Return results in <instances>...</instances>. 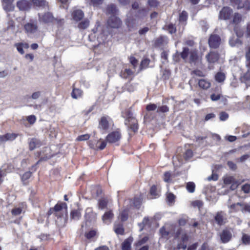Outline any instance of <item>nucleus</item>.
I'll list each match as a JSON object with an SVG mask.
<instances>
[{"instance_id":"obj_61","label":"nucleus","mask_w":250,"mask_h":250,"mask_svg":"<svg viewBox=\"0 0 250 250\" xmlns=\"http://www.w3.org/2000/svg\"><path fill=\"white\" fill-rule=\"evenodd\" d=\"M230 1L232 5L237 6L238 9H239V6L242 2V0H230Z\"/></svg>"},{"instance_id":"obj_38","label":"nucleus","mask_w":250,"mask_h":250,"mask_svg":"<svg viewBox=\"0 0 250 250\" xmlns=\"http://www.w3.org/2000/svg\"><path fill=\"white\" fill-rule=\"evenodd\" d=\"M243 80L245 81L247 86H250V71L248 70L247 73L243 77Z\"/></svg>"},{"instance_id":"obj_45","label":"nucleus","mask_w":250,"mask_h":250,"mask_svg":"<svg viewBox=\"0 0 250 250\" xmlns=\"http://www.w3.org/2000/svg\"><path fill=\"white\" fill-rule=\"evenodd\" d=\"M191 204L193 207H197L199 209H200L203 205V202L200 200L193 201L191 202Z\"/></svg>"},{"instance_id":"obj_54","label":"nucleus","mask_w":250,"mask_h":250,"mask_svg":"<svg viewBox=\"0 0 250 250\" xmlns=\"http://www.w3.org/2000/svg\"><path fill=\"white\" fill-rule=\"evenodd\" d=\"M188 14L185 11H183L179 16V21H185L187 19Z\"/></svg>"},{"instance_id":"obj_28","label":"nucleus","mask_w":250,"mask_h":250,"mask_svg":"<svg viewBox=\"0 0 250 250\" xmlns=\"http://www.w3.org/2000/svg\"><path fill=\"white\" fill-rule=\"evenodd\" d=\"M114 231L118 234H123L124 229L122 224L115 223L114 225Z\"/></svg>"},{"instance_id":"obj_12","label":"nucleus","mask_w":250,"mask_h":250,"mask_svg":"<svg viewBox=\"0 0 250 250\" xmlns=\"http://www.w3.org/2000/svg\"><path fill=\"white\" fill-rule=\"evenodd\" d=\"M109 118L108 117L103 116L101 117L99 121L98 127L102 130H107L109 127Z\"/></svg>"},{"instance_id":"obj_15","label":"nucleus","mask_w":250,"mask_h":250,"mask_svg":"<svg viewBox=\"0 0 250 250\" xmlns=\"http://www.w3.org/2000/svg\"><path fill=\"white\" fill-rule=\"evenodd\" d=\"M24 29L28 34L35 33L38 30V26L36 23H27L24 25Z\"/></svg>"},{"instance_id":"obj_63","label":"nucleus","mask_w":250,"mask_h":250,"mask_svg":"<svg viewBox=\"0 0 250 250\" xmlns=\"http://www.w3.org/2000/svg\"><path fill=\"white\" fill-rule=\"evenodd\" d=\"M228 117L229 115L225 112H222L220 114V119L221 121H225Z\"/></svg>"},{"instance_id":"obj_18","label":"nucleus","mask_w":250,"mask_h":250,"mask_svg":"<svg viewBox=\"0 0 250 250\" xmlns=\"http://www.w3.org/2000/svg\"><path fill=\"white\" fill-rule=\"evenodd\" d=\"M17 5L20 10H27L30 7L29 3L26 0L19 1L17 3Z\"/></svg>"},{"instance_id":"obj_57","label":"nucleus","mask_w":250,"mask_h":250,"mask_svg":"<svg viewBox=\"0 0 250 250\" xmlns=\"http://www.w3.org/2000/svg\"><path fill=\"white\" fill-rule=\"evenodd\" d=\"M157 105L155 104H150L147 105L146 107V109L148 111H154L157 109Z\"/></svg>"},{"instance_id":"obj_26","label":"nucleus","mask_w":250,"mask_h":250,"mask_svg":"<svg viewBox=\"0 0 250 250\" xmlns=\"http://www.w3.org/2000/svg\"><path fill=\"white\" fill-rule=\"evenodd\" d=\"M56 216L57 217V218L56 220V222L57 225L60 227L64 226L66 223V219L65 217H64L63 215L61 214Z\"/></svg>"},{"instance_id":"obj_46","label":"nucleus","mask_w":250,"mask_h":250,"mask_svg":"<svg viewBox=\"0 0 250 250\" xmlns=\"http://www.w3.org/2000/svg\"><path fill=\"white\" fill-rule=\"evenodd\" d=\"M128 217L127 211L125 210L123 211L119 215V218H120L122 221H126Z\"/></svg>"},{"instance_id":"obj_35","label":"nucleus","mask_w":250,"mask_h":250,"mask_svg":"<svg viewBox=\"0 0 250 250\" xmlns=\"http://www.w3.org/2000/svg\"><path fill=\"white\" fill-rule=\"evenodd\" d=\"M242 21V15L239 13H235L232 22L233 23L237 24Z\"/></svg>"},{"instance_id":"obj_11","label":"nucleus","mask_w":250,"mask_h":250,"mask_svg":"<svg viewBox=\"0 0 250 250\" xmlns=\"http://www.w3.org/2000/svg\"><path fill=\"white\" fill-rule=\"evenodd\" d=\"M225 216L226 214L222 211L218 212L216 213L214 217V219L218 225L221 226L226 223V218Z\"/></svg>"},{"instance_id":"obj_44","label":"nucleus","mask_w":250,"mask_h":250,"mask_svg":"<svg viewBox=\"0 0 250 250\" xmlns=\"http://www.w3.org/2000/svg\"><path fill=\"white\" fill-rule=\"evenodd\" d=\"M150 194L151 196H152L153 198H156V196L158 195L157 191V188L155 186H153L150 188Z\"/></svg>"},{"instance_id":"obj_30","label":"nucleus","mask_w":250,"mask_h":250,"mask_svg":"<svg viewBox=\"0 0 250 250\" xmlns=\"http://www.w3.org/2000/svg\"><path fill=\"white\" fill-rule=\"evenodd\" d=\"M237 205L241 207L242 211L250 213V203H237Z\"/></svg>"},{"instance_id":"obj_2","label":"nucleus","mask_w":250,"mask_h":250,"mask_svg":"<svg viewBox=\"0 0 250 250\" xmlns=\"http://www.w3.org/2000/svg\"><path fill=\"white\" fill-rule=\"evenodd\" d=\"M122 116L125 118V125L128 127V130L135 133L138 129L137 120L133 117L132 113L129 110H125L122 112Z\"/></svg>"},{"instance_id":"obj_29","label":"nucleus","mask_w":250,"mask_h":250,"mask_svg":"<svg viewBox=\"0 0 250 250\" xmlns=\"http://www.w3.org/2000/svg\"><path fill=\"white\" fill-rule=\"evenodd\" d=\"M163 29L167 30L170 34L174 33L176 31L175 26L172 23L166 25L163 27Z\"/></svg>"},{"instance_id":"obj_36","label":"nucleus","mask_w":250,"mask_h":250,"mask_svg":"<svg viewBox=\"0 0 250 250\" xmlns=\"http://www.w3.org/2000/svg\"><path fill=\"white\" fill-rule=\"evenodd\" d=\"M229 42V44L231 46L239 45L242 44V42L238 38H236L235 39L234 38H231L230 39Z\"/></svg>"},{"instance_id":"obj_37","label":"nucleus","mask_w":250,"mask_h":250,"mask_svg":"<svg viewBox=\"0 0 250 250\" xmlns=\"http://www.w3.org/2000/svg\"><path fill=\"white\" fill-rule=\"evenodd\" d=\"M106 145V142L104 141H102L101 139H100L99 141L97 142V149H99L100 150H103L105 147Z\"/></svg>"},{"instance_id":"obj_4","label":"nucleus","mask_w":250,"mask_h":250,"mask_svg":"<svg viewBox=\"0 0 250 250\" xmlns=\"http://www.w3.org/2000/svg\"><path fill=\"white\" fill-rule=\"evenodd\" d=\"M39 21L40 22L44 23H48L53 22L56 21L58 23H62L63 22V20H57L55 19L53 15V14L50 12H45L44 13H39Z\"/></svg>"},{"instance_id":"obj_59","label":"nucleus","mask_w":250,"mask_h":250,"mask_svg":"<svg viewBox=\"0 0 250 250\" xmlns=\"http://www.w3.org/2000/svg\"><path fill=\"white\" fill-rule=\"evenodd\" d=\"M149 239L148 236H145L141 240H140L136 244L137 246H141L142 245L146 243Z\"/></svg>"},{"instance_id":"obj_17","label":"nucleus","mask_w":250,"mask_h":250,"mask_svg":"<svg viewBox=\"0 0 250 250\" xmlns=\"http://www.w3.org/2000/svg\"><path fill=\"white\" fill-rule=\"evenodd\" d=\"M114 217V214L111 210H109L104 213L102 217V220L104 223L109 224Z\"/></svg>"},{"instance_id":"obj_56","label":"nucleus","mask_w":250,"mask_h":250,"mask_svg":"<svg viewBox=\"0 0 250 250\" xmlns=\"http://www.w3.org/2000/svg\"><path fill=\"white\" fill-rule=\"evenodd\" d=\"M41 96V91H36V92H33L32 94V95L31 96V98L33 100H37V99H39Z\"/></svg>"},{"instance_id":"obj_27","label":"nucleus","mask_w":250,"mask_h":250,"mask_svg":"<svg viewBox=\"0 0 250 250\" xmlns=\"http://www.w3.org/2000/svg\"><path fill=\"white\" fill-rule=\"evenodd\" d=\"M89 20L87 19H84L78 24V27L81 30L86 29L89 25Z\"/></svg>"},{"instance_id":"obj_14","label":"nucleus","mask_w":250,"mask_h":250,"mask_svg":"<svg viewBox=\"0 0 250 250\" xmlns=\"http://www.w3.org/2000/svg\"><path fill=\"white\" fill-rule=\"evenodd\" d=\"M32 2L34 6L49 9L48 2L46 0H32Z\"/></svg>"},{"instance_id":"obj_55","label":"nucleus","mask_w":250,"mask_h":250,"mask_svg":"<svg viewBox=\"0 0 250 250\" xmlns=\"http://www.w3.org/2000/svg\"><path fill=\"white\" fill-rule=\"evenodd\" d=\"M90 137V136L88 134L80 135L77 138V140L79 141L87 140Z\"/></svg>"},{"instance_id":"obj_32","label":"nucleus","mask_w":250,"mask_h":250,"mask_svg":"<svg viewBox=\"0 0 250 250\" xmlns=\"http://www.w3.org/2000/svg\"><path fill=\"white\" fill-rule=\"evenodd\" d=\"M83 92L78 88H74L71 93L72 97L74 99L80 97L82 95Z\"/></svg>"},{"instance_id":"obj_22","label":"nucleus","mask_w":250,"mask_h":250,"mask_svg":"<svg viewBox=\"0 0 250 250\" xmlns=\"http://www.w3.org/2000/svg\"><path fill=\"white\" fill-rule=\"evenodd\" d=\"M133 240L132 237H129L125 239L122 245V250H131V245Z\"/></svg>"},{"instance_id":"obj_39","label":"nucleus","mask_w":250,"mask_h":250,"mask_svg":"<svg viewBox=\"0 0 250 250\" xmlns=\"http://www.w3.org/2000/svg\"><path fill=\"white\" fill-rule=\"evenodd\" d=\"M195 185L193 182H188L187 184L186 188L189 192H193L195 190Z\"/></svg>"},{"instance_id":"obj_52","label":"nucleus","mask_w":250,"mask_h":250,"mask_svg":"<svg viewBox=\"0 0 250 250\" xmlns=\"http://www.w3.org/2000/svg\"><path fill=\"white\" fill-rule=\"evenodd\" d=\"M107 202L105 199L100 200L99 202V208L101 209L104 208L107 206Z\"/></svg>"},{"instance_id":"obj_51","label":"nucleus","mask_w":250,"mask_h":250,"mask_svg":"<svg viewBox=\"0 0 250 250\" xmlns=\"http://www.w3.org/2000/svg\"><path fill=\"white\" fill-rule=\"evenodd\" d=\"M222 96L220 93H213L210 95V99L212 101H217Z\"/></svg>"},{"instance_id":"obj_43","label":"nucleus","mask_w":250,"mask_h":250,"mask_svg":"<svg viewBox=\"0 0 250 250\" xmlns=\"http://www.w3.org/2000/svg\"><path fill=\"white\" fill-rule=\"evenodd\" d=\"M193 156V152L191 149H187L184 154L185 160H188L190 159Z\"/></svg>"},{"instance_id":"obj_53","label":"nucleus","mask_w":250,"mask_h":250,"mask_svg":"<svg viewBox=\"0 0 250 250\" xmlns=\"http://www.w3.org/2000/svg\"><path fill=\"white\" fill-rule=\"evenodd\" d=\"M191 74L195 75H196L197 76H199V77H204L205 76L204 73L202 71H201L200 70H198V69L192 71L191 72Z\"/></svg>"},{"instance_id":"obj_49","label":"nucleus","mask_w":250,"mask_h":250,"mask_svg":"<svg viewBox=\"0 0 250 250\" xmlns=\"http://www.w3.org/2000/svg\"><path fill=\"white\" fill-rule=\"evenodd\" d=\"M241 189L245 193H249L250 192V185L244 184L242 186Z\"/></svg>"},{"instance_id":"obj_47","label":"nucleus","mask_w":250,"mask_h":250,"mask_svg":"<svg viewBox=\"0 0 250 250\" xmlns=\"http://www.w3.org/2000/svg\"><path fill=\"white\" fill-rule=\"evenodd\" d=\"M32 173L30 171L25 172L21 177L22 181L24 184H26V181L28 180L31 176Z\"/></svg>"},{"instance_id":"obj_8","label":"nucleus","mask_w":250,"mask_h":250,"mask_svg":"<svg viewBox=\"0 0 250 250\" xmlns=\"http://www.w3.org/2000/svg\"><path fill=\"white\" fill-rule=\"evenodd\" d=\"M108 26L113 28H118L122 25L121 20L115 16H111L107 21Z\"/></svg>"},{"instance_id":"obj_48","label":"nucleus","mask_w":250,"mask_h":250,"mask_svg":"<svg viewBox=\"0 0 250 250\" xmlns=\"http://www.w3.org/2000/svg\"><path fill=\"white\" fill-rule=\"evenodd\" d=\"M172 177V175L169 172H166L164 174V180L166 182H171V180L170 179L171 177Z\"/></svg>"},{"instance_id":"obj_3","label":"nucleus","mask_w":250,"mask_h":250,"mask_svg":"<svg viewBox=\"0 0 250 250\" xmlns=\"http://www.w3.org/2000/svg\"><path fill=\"white\" fill-rule=\"evenodd\" d=\"M159 231L163 237L168 238L172 236L177 238L181 233V229L177 228L175 225H171L168 226L167 230L166 227H163L160 229Z\"/></svg>"},{"instance_id":"obj_25","label":"nucleus","mask_w":250,"mask_h":250,"mask_svg":"<svg viewBox=\"0 0 250 250\" xmlns=\"http://www.w3.org/2000/svg\"><path fill=\"white\" fill-rule=\"evenodd\" d=\"M106 10L107 14L113 15V16L116 15L118 11L116 5L112 3L107 5Z\"/></svg>"},{"instance_id":"obj_42","label":"nucleus","mask_w":250,"mask_h":250,"mask_svg":"<svg viewBox=\"0 0 250 250\" xmlns=\"http://www.w3.org/2000/svg\"><path fill=\"white\" fill-rule=\"evenodd\" d=\"M242 240L244 244L249 245L250 244V235L244 234L242 238Z\"/></svg>"},{"instance_id":"obj_40","label":"nucleus","mask_w":250,"mask_h":250,"mask_svg":"<svg viewBox=\"0 0 250 250\" xmlns=\"http://www.w3.org/2000/svg\"><path fill=\"white\" fill-rule=\"evenodd\" d=\"M175 199V196L173 194H172L171 193H167V202L169 204H172L174 202Z\"/></svg>"},{"instance_id":"obj_41","label":"nucleus","mask_w":250,"mask_h":250,"mask_svg":"<svg viewBox=\"0 0 250 250\" xmlns=\"http://www.w3.org/2000/svg\"><path fill=\"white\" fill-rule=\"evenodd\" d=\"M235 179L232 176H226L224 179V183L226 185L231 184Z\"/></svg>"},{"instance_id":"obj_23","label":"nucleus","mask_w":250,"mask_h":250,"mask_svg":"<svg viewBox=\"0 0 250 250\" xmlns=\"http://www.w3.org/2000/svg\"><path fill=\"white\" fill-rule=\"evenodd\" d=\"M41 145V143L40 140L36 138H32L29 143V149L31 150H33L36 147L40 146Z\"/></svg>"},{"instance_id":"obj_13","label":"nucleus","mask_w":250,"mask_h":250,"mask_svg":"<svg viewBox=\"0 0 250 250\" xmlns=\"http://www.w3.org/2000/svg\"><path fill=\"white\" fill-rule=\"evenodd\" d=\"M71 16L73 20L79 21L84 17V13L80 9H75L72 12Z\"/></svg>"},{"instance_id":"obj_33","label":"nucleus","mask_w":250,"mask_h":250,"mask_svg":"<svg viewBox=\"0 0 250 250\" xmlns=\"http://www.w3.org/2000/svg\"><path fill=\"white\" fill-rule=\"evenodd\" d=\"M81 216L79 210H73L71 212V218L75 220H79Z\"/></svg>"},{"instance_id":"obj_19","label":"nucleus","mask_w":250,"mask_h":250,"mask_svg":"<svg viewBox=\"0 0 250 250\" xmlns=\"http://www.w3.org/2000/svg\"><path fill=\"white\" fill-rule=\"evenodd\" d=\"M96 213L93 212L90 208H87L85 215V219L89 222L94 221L96 220Z\"/></svg>"},{"instance_id":"obj_60","label":"nucleus","mask_w":250,"mask_h":250,"mask_svg":"<svg viewBox=\"0 0 250 250\" xmlns=\"http://www.w3.org/2000/svg\"><path fill=\"white\" fill-rule=\"evenodd\" d=\"M22 211L21 208H15L12 210V213L14 215H18L21 213Z\"/></svg>"},{"instance_id":"obj_64","label":"nucleus","mask_w":250,"mask_h":250,"mask_svg":"<svg viewBox=\"0 0 250 250\" xmlns=\"http://www.w3.org/2000/svg\"><path fill=\"white\" fill-rule=\"evenodd\" d=\"M168 111V108L166 105H163L160 107L157 110V112H167Z\"/></svg>"},{"instance_id":"obj_50","label":"nucleus","mask_w":250,"mask_h":250,"mask_svg":"<svg viewBox=\"0 0 250 250\" xmlns=\"http://www.w3.org/2000/svg\"><path fill=\"white\" fill-rule=\"evenodd\" d=\"M142 203V199L140 198L135 197L134 199L133 204L134 206L139 208Z\"/></svg>"},{"instance_id":"obj_21","label":"nucleus","mask_w":250,"mask_h":250,"mask_svg":"<svg viewBox=\"0 0 250 250\" xmlns=\"http://www.w3.org/2000/svg\"><path fill=\"white\" fill-rule=\"evenodd\" d=\"M54 208L55 210V216H58L59 214H61V213L60 212L61 211L64 209V211H66L67 206L66 203H63L56 205Z\"/></svg>"},{"instance_id":"obj_6","label":"nucleus","mask_w":250,"mask_h":250,"mask_svg":"<svg viewBox=\"0 0 250 250\" xmlns=\"http://www.w3.org/2000/svg\"><path fill=\"white\" fill-rule=\"evenodd\" d=\"M221 241L223 243L229 242L232 238V232L228 229H224L219 234Z\"/></svg>"},{"instance_id":"obj_5","label":"nucleus","mask_w":250,"mask_h":250,"mask_svg":"<svg viewBox=\"0 0 250 250\" xmlns=\"http://www.w3.org/2000/svg\"><path fill=\"white\" fill-rule=\"evenodd\" d=\"M221 42V39L219 36L216 34H211L208 40L209 46L212 48H217Z\"/></svg>"},{"instance_id":"obj_24","label":"nucleus","mask_w":250,"mask_h":250,"mask_svg":"<svg viewBox=\"0 0 250 250\" xmlns=\"http://www.w3.org/2000/svg\"><path fill=\"white\" fill-rule=\"evenodd\" d=\"M198 85L201 88L208 89L211 86L210 83L206 79H200L198 82Z\"/></svg>"},{"instance_id":"obj_62","label":"nucleus","mask_w":250,"mask_h":250,"mask_svg":"<svg viewBox=\"0 0 250 250\" xmlns=\"http://www.w3.org/2000/svg\"><path fill=\"white\" fill-rule=\"evenodd\" d=\"M36 120V118L34 115H30L27 117V120L30 124H33Z\"/></svg>"},{"instance_id":"obj_9","label":"nucleus","mask_w":250,"mask_h":250,"mask_svg":"<svg viewBox=\"0 0 250 250\" xmlns=\"http://www.w3.org/2000/svg\"><path fill=\"white\" fill-rule=\"evenodd\" d=\"M232 10L230 8L228 7H224L220 12L219 18L223 20L229 19L232 14Z\"/></svg>"},{"instance_id":"obj_20","label":"nucleus","mask_w":250,"mask_h":250,"mask_svg":"<svg viewBox=\"0 0 250 250\" xmlns=\"http://www.w3.org/2000/svg\"><path fill=\"white\" fill-rule=\"evenodd\" d=\"M13 0H2V6L4 9L7 11L14 10V6L12 4Z\"/></svg>"},{"instance_id":"obj_1","label":"nucleus","mask_w":250,"mask_h":250,"mask_svg":"<svg viewBox=\"0 0 250 250\" xmlns=\"http://www.w3.org/2000/svg\"><path fill=\"white\" fill-rule=\"evenodd\" d=\"M181 58L189 62L191 65L199 66L202 64V57L198 54L196 49H192L189 51L188 47H184L180 53Z\"/></svg>"},{"instance_id":"obj_10","label":"nucleus","mask_w":250,"mask_h":250,"mask_svg":"<svg viewBox=\"0 0 250 250\" xmlns=\"http://www.w3.org/2000/svg\"><path fill=\"white\" fill-rule=\"evenodd\" d=\"M219 58V54L215 51H210L206 56V58L209 63H214L217 62Z\"/></svg>"},{"instance_id":"obj_58","label":"nucleus","mask_w":250,"mask_h":250,"mask_svg":"<svg viewBox=\"0 0 250 250\" xmlns=\"http://www.w3.org/2000/svg\"><path fill=\"white\" fill-rule=\"evenodd\" d=\"M133 72L130 69H125L123 77L126 78L128 76L133 75Z\"/></svg>"},{"instance_id":"obj_16","label":"nucleus","mask_w":250,"mask_h":250,"mask_svg":"<svg viewBox=\"0 0 250 250\" xmlns=\"http://www.w3.org/2000/svg\"><path fill=\"white\" fill-rule=\"evenodd\" d=\"M18 134L15 133H7L3 135L0 136V141L4 142L7 141H13L15 140Z\"/></svg>"},{"instance_id":"obj_34","label":"nucleus","mask_w":250,"mask_h":250,"mask_svg":"<svg viewBox=\"0 0 250 250\" xmlns=\"http://www.w3.org/2000/svg\"><path fill=\"white\" fill-rule=\"evenodd\" d=\"M241 8H244L247 11L250 10V0H245L244 1H242L239 6V9Z\"/></svg>"},{"instance_id":"obj_7","label":"nucleus","mask_w":250,"mask_h":250,"mask_svg":"<svg viewBox=\"0 0 250 250\" xmlns=\"http://www.w3.org/2000/svg\"><path fill=\"white\" fill-rule=\"evenodd\" d=\"M121 138V134L118 131L109 133L106 137V141L109 143H115Z\"/></svg>"},{"instance_id":"obj_31","label":"nucleus","mask_w":250,"mask_h":250,"mask_svg":"<svg viewBox=\"0 0 250 250\" xmlns=\"http://www.w3.org/2000/svg\"><path fill=\"white\" fill-rule=\"evenodd\" d=\"M225 78V74L221 72H218L215 76V79L218 83H222L224 82Z\"/></svg>"}]
</instances>
